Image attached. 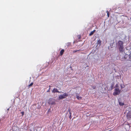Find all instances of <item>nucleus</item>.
Instances as JSON below:
<instances>
[{"label": "nucleus", "instance_id": "obj_13", "mask_svg": "<svg viewBox=\"0 0 131 131\" xmlns=\"http://www.w3.org/2000/svg\"><path fill=\"white\" fill-rule=\"evenodd\" d=\"M106 12L107 13V15L108 17H109V14L107 10L106 11Z\"/></svg>", "mask_w": 131, "mask_h": 131}, {"label": "nucleus", "instance_id": "obj_18", "mask_svg": "<svg viewBox=\"0 0 131 131\" xmlns=\"http://www.w3.org/2000/svg\"><path fill=\"white\" fill-rule=\"evenodd\" d=\"M21 113L22 114V116H23V115H24V112H21Z\"/></svg>", "mask_w": 131, "mask_h": 131}, {"label": "nucleus", "instance_id": "obj_16", "mask_svg": "<svg viewBox=\"0 0 131 131\" xmlns=\"http://www.w3.org/2000/svg\"><path fill=\"white\" fill-rule=\"evenodd\" d=\"M68 111L69 112V113L70 114H71V109L70 108H69L68 109Z\"/></svg>", "mask_w": 131, "mask_h": 131}, {"label": "nucleus", "instance_id": "obj_5", "mask_svg": "<svg viewBox=\"0 0 131 131\" xmlns=\"http://www.w3.org/2000/svg\"><path fill=\"white\" fill-rule=\"evenodd\" d=\"M52 93H55L56 92L58 93H60V92L58 91L57 89L56 88H54L52 91Z\"/></svg>", "mask_w": 131, "mask_h": 131}, {"label": "nucleus", "instance_id": "obj_4", "mask_svg": "<svg viewBox=\"0 0 131 131\" xmlns=\"http://www.w3.org/2000/svg\"><path fill=\"white\" fill-rule=\"evenodd\" d=\"M126 117L128 120H129L131 119V111H129L127 113Z\"/></svg>", "mask_w": 131, "mask_h": 131}, {"label": "nucleus", "instance_id": "obj_19", "mask_svg": "<svg viewBox=\"0 0 131 131\" xmlns=\"http://www.w3.org/2000/svg\"><path fill=\"white\" fill-rule=\"evenodd\" d=\"M115 87H116V88H118V84H116L115 86Z\"/></svg>", "mask_w": 131, "mask_h": 131}, {"label": "nucleus", "instance_id": "obj_15", "mask_svg": "<svg viewBox=\"0 0 131 131\" xmlns=\"http://www.w3.org/2000/svg\"><path fill=\"white\" fill-rule=\"evenodd\" d=\"M71 43H69V42H68V43H67V46H70V45H71Z\"/></svg>", "mask_w": 131, "mask_h": 131}, {"label": "nucleus", "instance_id": "obj_23", "mask_svg": "<svg viewBox=\"0 0 131 131\" xmlns=\"http://www.w3.org/2000/svg\"><path fill=\"white\" fill-rule=\"evenodd\" d=\"M121 88H124V87H122V86L121 85Z\"/></svg>", "mask_w": 131, "mask_h": 131}, {"label": "nucleus", "instance_id": "obj_1", "mask_svg": "<svg viewBox=\"0 0 131 131\" xmlns=\"http://www.w3.org/2000/svg\"><path fill=\"white\" fill-rule=\"evenodd\" d=\"M123 44V42L122 41L120 40L118 41L117 45L120 52H122L124 51Z\"/></svg>", "mask_w": 131, "mask_h": 131}, {"label": "nucleus", "instance_id": "obj_7", "mask_svg": "<svg viewBox=\"0 0 131 131\" xmlns=\"http://www.w3.org/2000/svg\"><path fill=\"white\" fill-rule=\"evenodd\" d=\"M96 31L95 30H94L93 31H91L89 34V36H91L94 34V33Z\"/></svg>", "mask_w": 131, "mask_h": 131}, {"label": "nucleus", "instance_id": "obj_21", "mask_svg": "<svg viewBox=\"0 0 131 131\" xmlns=\"http://www.w3.org/2000/svg\"><path fill=\"white\" fill-rule=\"evenodd\" d=\"M95 88H96V86H95L94 87H93V89H95Z\"/></svg>", "mask_w": 131, "mask_h": 131}, {"label": "nucleus", "instance_id": "obj_9", "mask_svg": "<svg viewBox=\"0 0 131 131\" xmlns=\"http://www.w3.org/2000/svg\"><path fill=\"white\" fill-rule=\"evenodd\" d=\"M51 100H52V99H49V104H54L55 103V102H52V103H51V102H50V101H51Z\"/></svg>", "mask_w": 131, "mask_h": 131}, {"label": "nucleus", "instance_id": "obj_6", "mask_svg": "<svg viewBox=\"0 0 131 131\" xmlns=\"http://www.w3.org/2000/svg\"><path fill=\"white\" fill-rule=\"evenodd\" d=\"M76 97L78 100H80L82 98V97L79 96V94H78L76 95Z\"/></svg>", "mask_w": 131, "mask_h": 131}, {"label": "nucleus", "instance_id": "obj_20", "mask_svg": "<svg viewBox=\"0 0 131 131\" xmlns=\"http://www.w3.org/2000/svg\"><path fill=\"white\" fill-rule=\"evenodd\" d=\"M69 118H70V119H71V114H70V115L69 116Z\"/></svg>", "mask_w": 131, "mask_h": 131}, {"label": "nucleus", "instance_id": "obj_12", "mask_svg": "<svg viewBox=\"0 0 131 131\" xmlns=\"http://www.w3.org/2000/svg\"><path fill=\"white\" fill-rule=\"evenodd\" d=\"M33 84V82L31 83L28 86L30 87Z\"/></svg>", "mask_w": 131, "mask_h": 131}, {"label": "nucleus", "instance_id": "obj_8", "mask_svg": "<svg viewBox=\"0 0 131 131\" xmlns=\"http://www.w3.org/2000/svg\"><path fill=\"white\" fill-rule=\"evenodd\" d=\"M64 52V50L63 49H62L61 50L60 52V56H61L63 54Z\"/></svg>", "mask_w": 131, "mask_h": 131}, {"label": "nucleus", "instance_id": "obj_17", "mask_svg": "<svg viewBox=\"0 0 131 131\" xmlns=\"http://www.w3.org/2000/svg\"><path fill=\"white\" fill-rule=\"evenodd\" d=\"M50 88H49L48 90L47 91V92H50Z\"/></svg>", "mask_w": 131, "mask_h": 131}, {"label": "nucleus", "instance_id": "obj_3", "mask_svg": "<svg viewBox=\"0 0 131 131\" xmlns=\"http://www.w3.org/2000/svg\"><path fill=\"white\" fill-rule=\"evenodd\" d=\"M68 96V94L66 93H64L62 95H60L59 96V99H62L66 98Z\"/></svg>", "mask_w": 131, "mask_h": 131}, {"label": "nucleus", "instance_id": "obj_22", "mask_svg": "<svg viewBox=\"0 0 131 131\" xmlns=\"http://www.w3.org/2000/svg\"><path fill=\"white\" fill-rule=\"evenodd\" d=\"M49 88H50V87H51V86H50H50H49Z\"/></svg>", "mask_w": 131, "mask_h": 131}, {"label": "nucleus", "instance_id": "obj_11", "mask_svg": "<svg viewBox=\"0 0 131 131\" xmlns=\"http://www.w3.org/2000/svg\"><path fill=\"white\" fill-rule=\"evenodd\" d=\"M119 105L121 106H123L124 105V104L123 103H122V102H119Z\"/></svg>", "mask_w": 131, "mask_h": 131}, {"label": "nucleus", "instance_id": "obj_2", "mask_svg": "<svg viewBox=\"0 0 131 131\" xmlns=\"http://www.w3.org/2000/svg\"><path fill=\"white\" fill-rule=\"evenodd\" d=\"M114 90V91L113 94L114 95L116 96L119 95L120 93L121 90H119L118 88H116Z\"/></svg>", "mask_w": 131, "mask_h": 131}, {"label": "nucleus", "instance_id": "obj_14", "mask_svg": "<svg viewBox=\"0 0 131 131\" xmlns=\"http://www.w3.org/2000/svg\"><path fill=\"white\" fill-rule=\"evenodd\" d=\"M80 50H74L73 51V53H75L77 52L78 51H80Z\"/></svg>", "mask_w": 131, "mask_h": 131}, {"label": "nucleus", "instance_id": "obj_10", "mask_svg": "<svg viewBox=\"0 0 131 131\" xmlns=\"http://www.w3.org/2000/svg\"><path fill=\"white\" fill-rule=\"evenodd\" d=\"M101 41L100 40H99L97 42V44L98 45H99V46L101 45Z\"/></svg>", "mask_w": 131, "mask_h": 131}]
</instances>
